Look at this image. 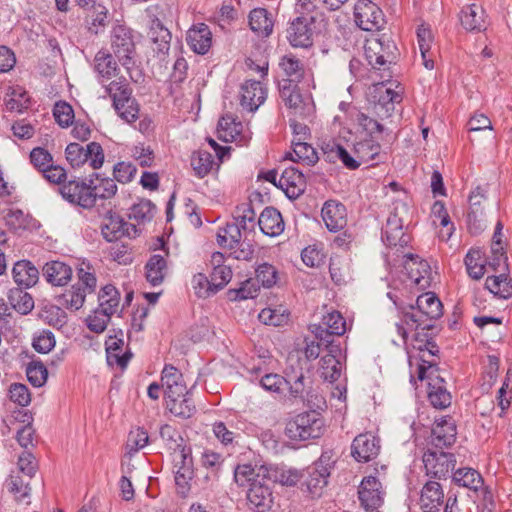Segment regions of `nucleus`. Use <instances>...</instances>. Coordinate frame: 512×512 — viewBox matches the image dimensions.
I'll return each mask as SVG.
<instances>
[{
	"label": "nucleus",
	"instance_id": "1",
	"mask_svg": "<svg viewBox=\"0 0 512 512\" xmlns=\"http://www.w3.org/2000/svg\"><path fill=\"white\" fill-rule=\"evenodd\" d=\"M161 382L167 409L177 417L190 418L195 412V406L188 396L182 373L176 367L166 365L162 371Z\"/></svg>",
	"mask_w": 512,
	"mask_h": 512
},
{
	"label": "nucleus",
	"instance_id": "2",
	"mask_svg": "<svg viewBox=\"0 0 512 512\" xmlns=\"http://www.w3.org/2000/svg\"><path fill=\"white\" fill-rule=\"evenodd\" d=\"M325 20L321 13L300 15L295 18L287 29V39L295 48H309L313 45L314 36L321 32Z\"/></svg>",
	"mask_w": 512,
	"mask_h": 512
},
{
	"label": "nucleus",
	"instance_id": "3",
	"mask_svg": "<svg viewBox=\"0 0 512 512\" xmlns=\"http://www.w3.org/2000/svg\"><path fill=\"white\" fill-rule=\"evenodd\" d=\"M102 86L112 99L116 112L123 120L131 123L138 118V108L131 96L132 90L126 78L116 77Z\"/></svg>",
	"mask_w": 512,
	"mask_h": 512
},
{
	"label": "nucleus",
	"instance_id": "4",
	"mask_svg": "<svg viewBox=\"0 0 512 512\" xmlns=\"http://www.w3.org/2000/svg\"><path fill=\"white\" fill-rule=\"evenodd\" d=\"M285 433L295 441L316 439L324 433V421L315 411L301 413L287 423Z\"/></svg>",
	"mask_w": 512,
	"mask_h": 512
},
{
	"label": "nucleus",
	"instance_id": "5",
	"mask_svg": "<svg viewBox=\"0 0 512 512\" xmlns=\"http://www.w3.org/2000/svg\"><path fill=\"white\" fill-rule=\"evenodd\" d=\"M110 48L112 55L127 69L134 64L136 55L135 34L131 28L124 24L113 26L110 34Z\"/></svg>",
	"mask_w": 512,
	"mask_h": 512
},
{
	"label": "nucleus",
	"instance_id": "6",
	"mask_svg": "<svg viewBox=\"0 0 512 512\" xmlns=\"http://www.w3.org/2000/svg\"><path fill=\"white\" fill-rule=\"evenodd\" d=\"M331 456L324 453L312 466L307 469L304 484L313 497H319L328 483V478L333 467Z\"/></svg>",
	"mask_w": 512,
	"mask_h": 512
},
{
	"label": "nucleus",
	"instance_id": "7",
	"mask_svg": "<svg viewBox=\"0 0 512 512\" xmlns=\"http://www.w3.org/2000/svg\"><path fill=\"white\" fill-rule=\"evenodd\" d=\"M396 46L383 35L381 38L372 37L365 45V55L369 64L375 69L384 68L395 60Z\"/></svg>",
	"mask_w": 512,
	"mask_h": 512
},
{
	"label": "nucleus",
	"instance_id": "8",
	"mask_svg": "<svg viewBox=\"0 0 512 512\" xmlns=\"http://www.w3.org/2000/svg\"><path fill=\"white\" fill-rule=\"evenodd\" d=\"M405 257L404 270L407 277L405 280L406 284L410 287H416L418 290L429 288L433 276L428 262L413 254H407Z\"/></svg>",
	"mask_w": 512,
	"mask_h": 512
},
{
	"label": "nucleus",
	"instance_id": "9",
	"mask_svg": "<svg viewBox=\"0 0 512 512\" xmlns=\"http://www.w3.org/2000/svg\"><path fill=\"white\" fill-rule=\"evenodd\" d=\"M356 25L364 31H379L385 24L382 10L371 0H358L354 6Z\"/></svg>",
	"mask_w": 512,
	"mask_h": 512
},
{
	"label": "nucleus",
	"instance_id": "10",
	"mask_svg": "<svg viewBox=\"0 0 512 512\" xmlns=\"http://www.w3.org/2000/svg\"><path fill=\"white\" fill-rule=\"evenodd\" d=\"M315 337L325 345H335L332 336H341L346 332V321L338 311H332L323 316L322 322L312 325Z\"/></svg>",
	"mask_w": 512,
	"mask_h": 512
},
{
	"label": "nucleus",
	"instance_id": "11",
	"mask_svg": "<svg viewBox=\"0 0 512 512\" xmlns=\"http://www.w3.org/2000/svg\"><path fill=\"white\" fill-rule=\"evenodd\" d=\"M427 475L435 478H446L455 468L454 455L446 452L427 451L423 456Z\"/></svg>",
	"mask_w": 512,
	"mask_h": 512
},
{
	"label": "nucleus",
	"instance_id": "12",
	"mask_svg": "<svg viewBox=\"0 0 512 512\" xmlns=\"http://www.w3.org/2000/svg\"><path fill=\"white\" fill-rule=\"evenodd\" d=\"M64 199L82 208L89 209L95 205L92 187L84 181L71 180L60 188Z\"/></svg>",
	"mask_w": 512,
	"mask_h": 512
},
{
	"label": "nucleus",
	"instance_id": "13",
	"mask_svg": "<svg viewBox=\"0 0 512 512\" xmlns=\"http://www.w3.org/2000/svg\"><path fill=\"white\" fill-rule=\"evenodd\" d=\"M280 94L285 105L295 116L305 118L313 112V105L310 98H303L297 89L296 84L285 83L280 88Z\"/></svg>",
	"mask_w": 512,
	"mask_h": 512
},
{
	"label": "nucleus",
	"instance_id": "14",
	"mask_svg": "<svg viewBox=\"0 0 512 512\" xmlns=\"http://www.w3.org/2000/svg\"><path fill=\"white\" fill-rule=\"evenodd\" d=\"M359 500L366 511H375L383 503L380 481L374 476L364 478L359 486Z\"/></svg>",
	"mask_w": 512,
	"mask_h": 512
},
{
	"label": "nucleus",
	"instance_id": "15",
	"mask_svg": "<svg viewBox=\"0 0 512 512\" xmlns=\"http://www.w3.org/2000/svg\"><path fill=\"white\" fill-rule=\"evenodd\" d=\"M270 481L271 476H268L265 480L254 483L252 487L248 488V504L255 512H266L273 504L272 490L269 486Z\"/></svg>",
	"mask_w": 512,
	"mask_h": 512
},
{
	"label": "nucleus",
	"instance_id": "16",
	"mask_svg": "<svg viewBox=\"0 0 512 512\" xmlns=\"http://www.w3.org/2000/svg\"><path fill=\"white\" fill-rule=\"evenodd\" d=\"M380 441L372 433H363L355 437L351 446V455L358 462H369L377 457Z\"/></svg>",
	"mask_w": 512,
	"mask_h": 512
},
{
	"label": "nucleus",
	"instance_id": "17",
	"mask_svg": "<svg viewBox=\"0 0 512 512\" xmlns=\"http://www.w3.org/2000/svg\"><path fill=\"white\" fill-rule=\"evenodd\" d=\"M267 97V90L262 82L247 80L241 86L240 104L243 109L254 112L264 103Z\"/></svg>",
	"mask_w": 512,
	"mask_h": 512
},
{
	"label": "nucleus",
	"instance_id": "18",
	"mask_svg": "<svg viewBox=\"0 0 512 512\" xmlns=\"http://www.w3.org/2000/svg\"><path fill=\"white\" fill-rule=\"evenodd\" d=\"M485 196L480 187H476L469 196L470 209L467 214V224L472 234H479L486 227L484 211L481 204Z\"/></svg>",
	"mask_w": 512,
	"mask_h": 512
},
{
	"label": "nucleus",
	"instance_id": "19",
	"mask_svg": "<svg viewBox=\"0 0 512 512\" xmlns=\"http://www.w3.org/2000/svg\"><path fill=\"white\" fill-rule=\"evenodd\" d=\"M321 215L327 229L331 232H337L347 224L346 207L338 201L329 200L325 202Z\"/></svg>",
	"mask_w": 512,
	"mask_h": 512
},
{
	"label": "nucleus",
	"instance_id": "20",
	"mask_svg": "<svg viewBox=\"0 0 512 512\" xmlns=\"http://www.w3.org/2000/svg\"><path fill=\"white\" fill-rule=\"evenodd\" d=\"M328 353L320 360V376L329 382H334L341 376L342 365L338 358L341 354L339 345H326Z\"/></svg>",
	"mask_w": 512,
	"mask_h": 512
},
{
	"label": "nucleus",
	"instance_id": "21",
	"mask_svg": "<svg viewBox=\"0 0 512 512\" xmlns=\"http://www.w3.org/2000/svg\"><path fill=\"white\" fill-rule=\"evenodd\" d=\"M150 18L148 35L152 42V50L159 56H164L170 49L171 33L156 16Z\"/></svg>",
	"mask_w": 512,
	"mask_h": 512
},
{
	"label": "nucleus",
	"instance_id": "22",
	"mask_svg": "<svg viewBox=\"0 0 512 512\" xmlns=\"http://www.w3.org/2000/svg\"><path fill=\"white\" fill-rule=\"evenodd\" d=\"M268 476H270V471L264 465L240 464L234 470V480L241 487L250 488L252 484L261 482Z\"/></svg>",
	"mask_w": 512,
	"mask_h": 512
},
{
	"label": "nucleus",
	"instance_id": "23",
	"mask_svg": "<svg viewBox=\"0 0 512 512\" xmlns=\"http://www.w3.org/2000/svg\"><path fill=\"white\" fill-rule=\"evenodd\" d=\"M130 230L135 232V227L117 214L107 215L102 223L101 232L108 242H113L121 237L130 236Z\"/></svg>",
	"mask_w": 512,
	"mask_h": 512
},
{
	"label": "nucleus",
	"instance_id": "24",
	"mask_svg": "<svg viewBox=\"0 0 512 512\" xmlns=\"http://www.w3.org/2000/svg\"><path fill=\"white\" fill-rule=\"evenodd\" d=\"M279 186L289 198H297L306 189V179L302 172L294 167L287 168L279 178Z\"/></svg>",
	"mask_w": 512,
	"mask_h": 512
},
{
	"label": "nucleus",
	"instance_id": "25",
	"mask_svg": "<svg viewBox=\"0 0 512 512\" xmlns=\"http://www.w3.org/2000/svg\"><path fill=\"white\" fill-rule=\"evenodd\" d=\"M456 426L451 417H442L435 421L432 429V444L443 448L451 446L456 439Z\"/></svg>",
	"mask_w": 512,
	"mask_h": 512
},
{
	"label": "nucleus",
	"instance_id": "26",
	"mask_svg": "<svg viewBox=\"0 0 512 512\" xmlns=\"http://www.w3.org/2000/svg\"><path fill=\"white\" fill-rule=\"evenodd\" d=\"M94 70L97 73L99 83L102 85L117 77L119 73L113 55L103 50L98 51L94 57Z\"/></svg>",
	"mask_w": 512,
	"mask_h": 512
},
{
	"label": "nucleus",
	"instance_id": "27",
	"mask_svg": "<svg viewBox=\"0 0 512 512\" xmlns=\"http://www.w3.org/2000/svg\"><path fill=\"white\" fill-rule=\"evenodd\" d=\"M382 238L387 246H399L401 248L407 246L410 240L409 236L403 232L402 219L396 214L388 217Z\"/></svg>",
	"mask_w": 512,
	"mask_h": 512
},
{
	"label": "nucleus",
	"instance_id": "28",
	"mask_svg": "<svg viewBox=\"0 0 512 512\" xmlns=\"http://www.w3.org/2000/svg\"><path fill=\"white\" fill-rule=\"evenodd\" d=\"M186 41L195 53L204 55L211 47L212 33L206 24L201 23L188 30Z\"/></svg>",
	"mask_w": 512,
	"mask_h": 512
},
{
	"label": "nucleus",
	"instance_id": "29",
	"mask_svg": "<svg viewBox=\"0 0 512 512\" xmlns=\"http://www.w3.org/2000/svg\"><path fill=\"white\" fill-rule=\"evenodd\" d=\"M459 17L461 25L467 31L480 32L486 28L485 11L477 4L464 6Z\"/></svg>",
	"mask_w": 512,
	"mask_h": 512
},
{
	"label": "nucleus",
	"instance_id": "30",
	"mask_svg": "<svg viewBox=\"0 0 512 512\" xmlns=\"http://www.w3.org/2000/svg\"><path fill=\"white\" fill-rule=\"evenodd\" d=\"M399 308L402 310L401 323H397L395 327L403 343H405L407 340L408 329H418L421 327L423 330H425L432 328L431 324H426L422 319V314L418 315L414 312L413 305H409L408 310L402 306Z\"/></svg>",
	"mask_w": 512,
	"mask_h": 512
},
{
	"label": "nucleus",
	"instance_id": "31",
	"mask_svg": "<svg viewBox=\"0 0 512 512\" xmlns=\"http://www.w3.org/2000/svg\"><path fill=\"white\" fill-rule=\"evenodd\" d=\"M12 276L18 286L30 288L38 282L39 271L30 261L21 260L14 264Z\"/></svg>",
	"mask_w": 512,
	"mask_h": 512
},
{
	"label": "nucleus",
	"instance_id": "32",
	"mask_svg": "<svg viewBox=\"0 0 512 512\" xmlns=\"http://www.w3.org/2000/svg\"><path fill=\"white\" fill-rule=\"evenodd\" d=\"M258 225L268 236H277L284 230V222L280 212L274 207H266L259 216Z\"/></svg>",
	"mask_w": 512,
	"mask_h": 512
},
{
	"label": "nucleus",
	"instance_id": "33",
	"mask_svg": "<svg viewBox=\"0 0 512 512\" xmlns=\"http://www.w3.org/2000/svg\"><path fill=\"white\" fill-rule=\"evenodd\" d=\"M43 276L54 286H63L68 283L72 276V269L61 261H50L43 266Z\"/></svg>",
	"mask_w": 512,
	"mask_h": 512
},
{
	"label": "nucleus",
	"instance_id": "34",
	"mask_svg": "<svg viewBox=\"0 0 512 512\" xmlns=\"http://www.w3.org/2000/svg\"><path fill=\"white\" fill-rule=\"evenodd\" d=\"M418 313L429 320H435L442 316L443 305L440 299L433 292H426L419 295L416 300Z\"/></svg>",
	"mask_w": 512,
	"mask_h": 512
},
{
	"label": "nucleus",
	"instance_id": "35",
	"mask_svg": "<svg viewBox=\"0 0 512 512\" xmlns=\"http://www.w3.org/2000/svg\"><path fill=\"white\" fill-rule=\"evenodd\" d=\"M443 490L441 485L435 481L427 482L421 491L420 506L424 510L439 512L438 507L443 503Z\"/></svg>",
	"mask_w": 512,
	"mask_h": 512
},
{
	"label": "nucleus",
	"instance_id": "36",
	"mask_svg": "<svg viewBox=\"0 0 512 512\" xmlns=\"http://www.w3.org/2000/svg\"><path fill=\"white\" fill-rule=\"evenodd\" d=\"M168 273L167 261L159 254L152 255L145 265V276L152 286L160 285Z\"/></svg>",
	"mask_w": 512,
	"mask_h": 512
},
{
	"label": "nucleus",
	"instance_id": "37",
	"mask_svg": "<svg viewBox=\"0 0 512 512\" xmlns=\"http://www.w3.org/2000/svg\"><path fill=\"white\" fill-rule=\"evenodd\" d=\"M121 337L117 335H110L105 342L106 345V353H107V361L112 364L115 362L121 368H125L132 356L130 352H125L121 354L122 347L124 345L123 333L121 332Z\"/></svg>",
	"mask_w": 512,
	"mask_h": 512
},
{
	"label": "nucleus",
	"instance_id": "38",
	"mask_svg": "<svg viewBox=\"0 0 512 512\" xmlns=\"http://www.w3.org/2000/svg\"><path fill=\"white\" fill-rule=\"evenodd\" d=\"M428 399L431 405L437 409H445L451 404V394L444 385V380L436 376L429 383Z\"/></svg>",
	"mask_w": 512,
	"mask_h": 512
},
{
	"label": "nucleus",
	"instance_id": "39",
	"mask_svg": "<svg viewBox=\"0 0 512 512\" xmlns=\"http://www.w3.org/2000/svg\"><path fill=\"white\" fill-rule=\"evenodd\" d=\"M85 21L90 33L95 35L102 33L108 24L107 8L102 4L93 3Z\"/></svg>",
	"mask_w": 512,
	"mask_h": 512
},
{
	"label": "nucleus",
	"instance_id": "40",
	"mask_svg": "<svg viewBox=\"0 0 512 512\" xmlns=\"http://www.w3.org/2000/svg\"><path fill=\"white\" fill-rule=\"evenodd\" d=\"M175 482L182 489V493L188 489L189 482L193 479V461L192 457L184 451L180 454V460L175 463Z\"/></svg>",
	"mask_w": 512,
	"mask_h": 512
},
{
	"label": "nucleus",
	"instance_id": "41",
	"mask_svg": "<svg viewBox=\"0 0 512 512\" xmlns=\"http://www.w3.org/2000/svg\"><path fill=\"white\" fill-rule=\"evenodd\" d=\"M249 26L258 36L263 37L269 36L273 30V22L264 8H256L250 12Z\"/></svg>",
	"mask_w": 512,
	"mask_h": 512
},
{
	"label": "nucleus",
	"instance_id": "42",
	"mask_svg": "<svg viewBox=\"0 0 512 512\" xmlns=\"http://www.w3.org/2000/svg\"><path fill=\"white\" fill-rule=\"evenodd\" d=\"M380 151V144L372 137L363 139L354 145V153L360 165L375 160L380 155Z\"/></svg>",
	"mask_w": 512,
	"mask_h": 512
},
{
	"label": "nucleus",
	"instance_id": "43",
	"mask_svg": "<svg viewBox=\"0 0 512 512\" xmlns=\"http://www.w3.org/2000/svg\"><path fill=\"white\" fill-rule=\"evenodd\" d=\"M258 318L265 325L283 326L289 322L290 312L282 305L268 307L261 310Z\"/></svg>",
	"mask_w": 512,
	"mask_h": 512
},
{
	"label": "nucleus",
	"instance_id": "44",
	"mask_svg": "<svg viewBox=\"0 0 512 512\" xmlns=\"http://www.w3.org/2000/svg\"><path fill=\"white\" fill-rule=\"evenodd\" d=\"M99 305L97 308L105 313L113 315L120 303V293L113 285L104 286L98 295Z\"/></svg>",
	"mask_w": 512,
	"mask_h": 512
},
{
	"label": "nucleus",
	"instance_id": "45",
	"mask_svg": "<svg viewBox=\"0 0 512 512\" xmlns=\"http://www.w3.org/2000/svg\"><path fill=\"white\" fill-rule=\"evenodd\" d=\"M242 228L235 221L227 223L217 234V242L220 246L234 249L240 244Z\"/></svg>",
	"mask_w": 512,
	"mask_h": 512
},
{
	"label": "nucleus",
	"instance_id": "46",
	"mask_svg": "<svg viewBox=\"0 0 512 512\" xmlns=\"http://www.w3.org/2000/svg\"><path fill=\"white\" fill-rule=\"evenodd\" d=\"M8 300L11 306L22 315L29 314L34 308L32 296L21 288L11 289L8 294Z\"/></svg>",
	"mask_w": 512,
	"mask_h": 512
},
{
	"label": "nucleus",
	"instance_id": "47",
	"mask_svg": "<svg viewBox=\"0 0 512 512\" xmlns=\"http://www.w3.org/2000/svg\"><path fill=\"white\" fill-rule=\"evenodd\" d=\"M284 74L290 78L288 83L299 82L305 73L303 63L292 54L284 55L279 62Z\"/></svg>",
	"mask_w": 512,
	"mask_h": 512
},
{
	"label": "nucleus",
	"instance_id": "48",
	"mask_svg": "<svg viewBox=\"0 0 512 512\" xmlns=\"http://www.w3.org/2000/svg\"><path fill=\"white\" fill-rule=\"evenodd\" d=\"M453 480L460 486L478 491L483 485L481 475L474 469L462 468L453 473Z\"/></svg>",
	"mask_w": 512,
	"mask_h": 512
},
{
	"label": "nucleus",
	"instance_id": "49",
	"mask_svg": "<svg viewBox=\"0 0 512 512\" xmlns=\"http://www.w3.org/2000/svg\"><path fill=\"white\" fill-rule=\"evenodd\" d=\"M485 286L491 293L501 298H508L512 294V285L505 272L487 277Z\"/></svg>",
	"mask_w": 512,
	"mask_h": 512
},
{
	"label": "nucleus",
	"instance_id": "50",
	"mask_svg": "<svg viewBox=\"0 0 512 512\" xmlns=\"http://www.w3.org/2000/svg\"><path fill=\"white\" fill-rule=\"evenodd\" d=\"M285 385H289L290 394L297 398L309 400V391H306V378L302 371L286 372Z\"/></svg>",
	"mask_w": 512,
	"mask_h": 512
},
{
	"label": "nucleus",
	"instance_id": "51",
	"mask_svg": "<svg viewBox=\"0 0 512 512\" xmlns=\"http://www.w3.org/2000/svg\"><path fill=\"white\" fill-rule=\"evenodd\" d=\"M86 295L87 293L80 285L74 284L58 297V302L65 308L78 310L83 306Z\"/></svg>",
	"mask_w": 512,
	"mask_h": 512
},
{
	"label": "nucleus",
	"instance_id": "52",
	"mask_svg": "<svg viewBox=\"0 0 512 512\" xmlns=\"http://www.w3.org/2000/svg\"><path fill=\"white\" fill-rule=\"evenodd\" d=\"M349 119L356 122L370 136L383 131V126L377 120L365 115L356 107L349 106Z\"/></svg>",
	"mask_w": 512,
	"mask_h": 512
},
{
	"label": "nucleus",
	"instance_id": "53",
	"mask_svg": "<svg viewBox=\"0 0 512 512\" xmlns=\"http://www.w3.org/2000/svg\"><path fill=\"white\" fill-rule=\"evenodd\" d=\"M213 164V155L208 151L199 150L191 156V166L198 178L205 177L212 169Z\"/></svg>",
	"mask_w": 512,
	"mask_h": 512
},
{
	"label": "nucleus",
	"instance_id": "54",
	"mask_svg": "<svg viewBox=\"0 0 512 512\" xmlns=\"http://www.w3.org/2000/svg\"><path fill=\"white\" fill-rule=\"evenodd\" d=\"M465 265L469 276L473 279H480L485 273V265L482 252L478 249H470L465 256Z\"/></svg>",
	"mask_w": 512,
	"mask_h": 512
},
{
	"label": "nucleus",
	"instance_id": "55",
	"mask_svg": "<svg viewBox=\"0 0 512 512\" xmlns=\"http://www.w3.org/2000/svg\"><path fill=\"white\" fill-rule=\"evenodd\" d=\"M289 156L292 161L303 162L308 166L314 165L319 159L316 150L308 143H296Z\"/></svg>",
	"mask_w": 512,
	"mask_h": 512
},
{
	"label": "nucleus",
	"instance_id": "56",
	"mask_svg": "<svg viewBox=\"0 0 512 512\" xmlns=\"http://www.w3.org/2000/svg\"><path fill=\"white\" fill-rule=\"evenodd\" d=\"M191 285L194 293L199 298L206 299L218 292L212 285L211 279H208L203 273L195 274L192 277Z\"/></svg>",
	"mask_w": 512,
	"mask_h": 512
},
{
	"label": "nucleus",
	"instance_id": "57",
	"mask_svg": "<svg viewBox=\"0 0 512 512\" xmlns=\"http://www.w3.org/2000/svg\"><path fill=\"white\" fill-rule=\"evenodd\" d=\"M255 218L256 213L251 203H243L236 207L234 219L244 232L254 227Z\"/></svg>",
	"mask_w": 512,
	"mask_h": 512
},
{
	"label": "nucleus",
	"instance_id": "58",
	"mask_svg": "<svg viewBox=\"0 0 512 512\" xmlns=\"http://www.w3.org/2000/svg\"><path fill=\"white\" fill-rule=\"evenodd\" d=\"M155 214V205L149 200H141L134 204L129 213V218L136 220L138 223L150 221Z\"/></svg>",
	"mask_w": 512,
	"mask_h": 512
},
{
	"label": "nucleus",
	"instance_id": "59",
	"mask_svg": "<svg viewBox=\"0 0 512 512\" xmlns=\"http://www.w3.org/2000/svg\"><path fill=\"white\" fill-rule=\"evenodd\" d=\"M424 347H425V349L422 347V345H419L417 347L420 352H423V354L420 357L422 364L419 365L418 371H417L418 378L420 380H424L425 378H431L434 373V371H431L429 373V375H427V371L432 369L433 366L435 365V363L433 361H430L425 358V352L427 351L428 355L433 357V356H435V352L437 351L435 343H433L431 341H427L424 344Z\"/></svg>",
	"mask_w": 512,
	"mask_h": 512
},
{
	"label": "nucleus",
	"instance_id": "60",
	"mask_svg": "<svg viewBox=\"0 0 512 512\" xmlns=\"http://www.w3.org/2000/svg\"><path fill=\"white\" fill-rule=\"evenodd\" d=\"M259 282L253 279H248L242 283L241 287L237 290L230 291V298L233 300H246L255 298L259 291Z\"/></svg>",
	"mask_w": 512,
	"mask_h": 512
},
{
	"label": "nucleus",
	"instance_id": "61",
	"mask_svg": "<svg viewBox=\"0 0 512 512\" xmlns=\"http://www.w3.org/2000/svg\"><path fill=\"white\" fill-rule=\"evenodd\" d=\"M53 116L61 127H68L74 119V111L70 104L66 102H57L53 108Z\"/></svg>",
	"mask_w": 512,
	"mask_h": 512
},
{
	"label": "nucleus",
	"instance_id": "62",
	"mask_svg": "<svg viewBox=\"0 0 512 512\" xmlns=\"http://www.w3.org/2000/svg\"><path fill=\"white\" fill-rule=\"evenodd\" d=\"M86 147L78 143H70L67 145L65 154L66 159L72 167H80L87 162Z\"/></svg>",
	"mask_w": 512,
	"mask_h": 512
},
{
	"label": "nucleus",
	"instance_id": "63",
	"mask_svg": "<svg viewBox=\"0 0 512 512\" xmlns=\"http://www.w3.org/2000/svg\"><path fill=\"white\" fill-rule=\"evenodd\" d=\"M55 343L54 334L49 330H43L33 338L32 346L37 352L46 354L52 350Z\"/></svg>",
	"mask_w": 512,
	"mask_h": 512
},
{
	"label": "nucleus",
	"instance_id": "64",
	"mask_svg": "<svg viewBox=\"0 0 512 512\" xmlns=\"http://www.w3.org/2000/svg\"><path fill=\"white\" fill-rule=\"evenodd\" d=\"M30 161L41 172L53 164L52 155L42 147H36L30 152Z\"/></svg>",
	"mask_w": 512,
	"mask_h": 512
}]
</instances>
